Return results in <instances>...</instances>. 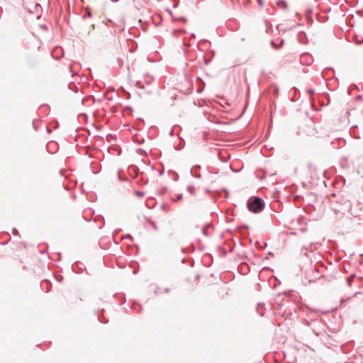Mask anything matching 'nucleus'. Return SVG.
I'll list each match as a JSON object with an SVG mask.
<instances>
[{"label":"nucleus","instance_id":"nucleus-5","mask_svg":"<svg viewBox=\"0 0 363 363\" xmlns=\"http://www.w3.org/2000/svg\"><path fill=\"white\" fill-rule=\"evenodd\" d=\"M257 1H258V3H259V5H262V1H261V0H257Z\"/></svg>","mask_w":363,"mask_h":363},{"label":"nucleus","instance_id":"nucleus-2","mask_svg":"<svg viewBox=\"0 0 363 363\" xmlns=\"http://www.w3.org/2000/svg\"><path fill=\"white\" fill-rule=\"evenodd\" d=\"M310 174L311 175V177H315L317 179L319 178L317 169L315 168H311Z\"/></svg>","mask_w":363,"mask_h":363},{"label":"nucleus","instance_id":"nucleus-3","mask_svg":"<svg viewBox=\"0 0 363 363\" xmlns=\"http://www.w3.org/2000/svg\"><path fill=\"white\" fill-rule=\"evenodd\" d=\"M278 5L284 9H286L287 8V4L286 2L284 1H279L278 2Z\"/></svg>","mask_w":363,"mask_h":363},{"label":"nucleus","instance_id":"nucleus-1","mask_svg":"<svg viewBox=\"0 0 363 363\" xmlns=\"http://www.w3.org/2000/svg\"><path fill=\"white\" fill-rule=\"evenodd\" d=\"M247 208L253 213H259L264 208L263 201L260 198L252 197L248 201Z\"/></svg>","mask_w":363,"mask_h":363},{"label":"nucleus","instance_id":"nucleus-4","mask_svg":"<svg viewBox=\"0 0 363 363\" xmlns=\"http://www.w3.org/2000/svg\"><path fill=\"white\" fill-rule=\"evenodd\" d=\"M87 15H88V16L91 17V12L90 11H87Z\"/></svg>","mask_w":363,"mask_h":363}]
</instances>
